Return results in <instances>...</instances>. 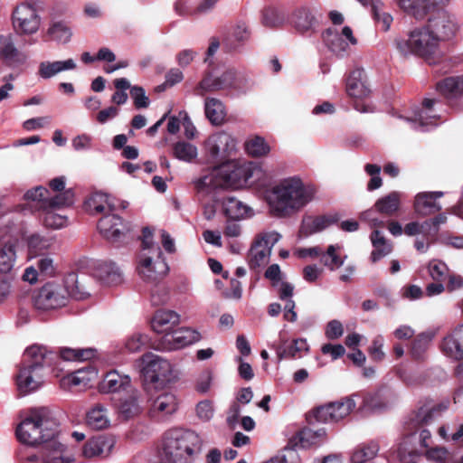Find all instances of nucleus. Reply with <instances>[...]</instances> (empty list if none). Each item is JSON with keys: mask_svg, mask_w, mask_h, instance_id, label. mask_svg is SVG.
<instances>
[{"mask_svg": "<svg viewBox=\"0 0 463 463\" xmlns=\"http://www.w3.org/2000/svg\"><path fill=\"white\" fill-rule=\"evenodd\" d=\"M16 437L24 444H41L40 455L21 458L24 463L39 458L42 463H58V422L55 411L47 407L33 408L16 428Z\"/></svg>", "mask_w": 463, "mask_h": 463, "instance_id": "nucleus-1", "label": "nucleus"}, {"mask_svg": "<svg viewBox=\"0 0 463 463\" xmlns=\"http://www.w3.org/2000/svg\"><path fill=\"white\" fill-rule=\"evenodd\" d=\"M449 402L437 404L426 402L411 411L404 420L402 441L398 448V457L402 463H420L423 459L419 448L427 449L432 443L429 426L449 409Z\"/></svg>", "mask_w": 463, "mask_h": 463, "instance_id": "nucleus-2", "label": "nucleus"}, {"mask_svg": "<svg viewBox=\"0 0 463 463\" xmlns=\"http://www.w3.org/2000/svg\"><path fill=\"white\" fill-rule=\"evenodd\" d=\"M58 354L46 346L33 345L26 348L14 376L19 396L37 392L46 378L55 372Z\"/></svg>", "mask_w": 463, "mask_h": 463, "instance_id": "nucleus-3", "label": "nucleus"}, {"mask_svg": "<svg viewBox=\"0 0 463 463\" xmlns=\"http://www.w3.org/2000/svg\"><path fill=\"white\" fill-rule=\"evenodd\" d=\"M315 193L314 187L304 185L298 177L284 179L273 189L275 200L270 203L271 212L279 218L288 217L307 205Z\"/></svg>", "mask_w": 463, "mask_h": 463, "instance_id": "nucleus-4", "label": "nucleus"}, {"mask_svg": "<svg viewBox=\"0 0 463 463\" xmlns=\"http://www.w3.org/2000/svg\"><path fill=\"white\" fill-rule=\"evenodd\" d=\"M201 439L194 431L171 429L164 435L160 463H189L188 458L201 450Z\"/></svg>", "mask_w": 463, "mask_h": 463, "instance_id": "nucleus-5", "label": "nucleus"}, {"mask_svg": "<svg viewBox=\"0 0 463 463\" xmlns=\"http://www.w3.org/2000/svg\"><path fill=\"white\" fill-rule=\"evenodd\" d=\"M251 168L246 164L227 160L215 167L210 175L201 177L197 188L215 190L218 188H240L251 178Z\"/></svg>", "mask_w": 463, "mask_h": 463, "instance_id": "nucleus-6", "label": "nucleus"}, {"mask_svg": "<svg viewBox=\"0 0 463 463\" xmlns=\"http://www.w3.org/2000/svg\"><path fill=\"white\" fill-rule=\"evenodd\" d=\"M395 46L402 55L416 54L430 65L444 63L445 61L439 52V43L427 29L418 28L411 31L408 39H396Z\"/></svg>", "mask_w": 463, "mask_h": 463, "instance_id": "nucleus-7", "label": "nucleus"}, {"mask_svg": "<svg viewBox=\"0 0 463 463\" xmlns=\"http://www.w3.org/2000/svg\"><path fill=\"white\" fill-rule=\"evenodd\" d=\"M345 90L354 99L353 106L358 112H377L375 106L366 99L371 90L367 86L366 74L363 69H355L350 72L346 78Z\"/></svg>", "mask_w": 463, "mask_h": 463, "instance_id": "nucleus-8", "label": "nucleus"}, {"mask_svg": "<svg viewBox=\"0 0 463 463\" xmlns=\"http://www.w3.org/2000/svg\"><path fill=\"white\" fill-rule=\"evenodd\" d=\"M142 369L145 381L163 388L175 378L171 364L158 355L147 353L142 356Z\"/></svg>", "mask_w": 463, "mask_h": 463, "instance_id": "nucleus-9", "label": "nucleus"}, {"mask_svg": "<svg viewBox=\"0 0 463 463\" xmlns=\"http://www.w3.org/2000/svg\"><path fill=\"white\" fill-rule=\"evenodd\" d=\"M426 27L439 43L452 39L458 32L460 24L455 14L440 10L429 18Z\"/></svg>", "mask_w": 463, "mask_h": 463, "instance_id": "nucleus-10", "label": "nucleus"}, {"mask_svg": "<svg viewBox=\"0 0 463 463\" xmlns=\"http://www.w3.org/2000/svg\"><path fill=\"white\" fill-rule=\"evenodd\" d=\"M98 230L102 237L112 244L119 246L125 241L130 231L128 222L115 213H105L98 222Z\"/></svg>", "mask_w": 463, "mask_h": 463, "instance_id": "nucleus-11", "label": "nucleus"}, {"mask_svg": "<svg viewBox=\"0 0 463 463\" xmlns=\"http://www.w3.org/2000/svg\"><path fill=\"white\" fill-rule=\"evenodd\" d=\"M357 396L353 394L351 396L344 397L336 402H332L327 404L317 407L314 411V417L318 422H337L346 416H348L355 408L356 403L354 397Z\"/></svg>", "mask_w": 463, "mask_h": 463, "instance_id": "nucleus-12", "label": "nucleus"}, {"mask_svg": "<svg viewBox=\"0 0 463 463\" xmlns=\"http://www.w3.org/2000/svg\"><path fill=\"white\" fill-rule=\"evenodd\" d=\"M200 338V333L197 331L189 327H181L161 336L157 339V344L153 346L158 350L173 351L192 345L199 341Z\"/></svg>", "mask_w": 463, "mask_h": 463, "instance_id": "nucleus-13", "label": "nucleus"}, {"mask_svg": "<svg viewBox=\"0 0 463 463\" xmlns=\"http://www.w3.org/2000/svg\"><path fill=\"white\" fill-rule=\"evenodd\" d=\"M206 153L214 161H227L235 150V140L226 132L211 135L204 144Z\"/></svg>", "mask_w": 463, "mask_h": 463, "instance_id": "nucleus-14", "label": "nucleus"}, {"mask_svg": "<svg viewBox=\"0 0 463 463\" xmlns=\"http://www.w3.org/2000/svg\"><path fill=\"white\" fill-rule=\"evenodd\" d=\"M13 25L19 33L33 34L40 26L37 10L30 5H19L13 12Z\"/></svg>", "mask_w": 463, "mask_h": 463, "instance_id": "nucleus-15", "label": "nucleus"}, {"mask_svg": "<svg viewBox=\"0 0 463 463\" xmlns=\"http://www.w3.org/2000/svg\"><path fill=\"white\" fill-rule=\"evenodd\" d=\"M291 26L302 35H311L318 27V20L307 6L297 7L289 17Z\"/></svg>", "mask_w": 463, "mask_h": 463, "instance_id": "nucleus-16", "label": "nucleus"}, {"mask_svg": "<svg viewBox=\"0 0 463 463\" xmlns=\"http://www.w3.org/2000/svg\"><path fill=\"white\" fill-rule=\"evenodd\" d=\"M157 250L158 259H160L162 252L159 248H157ZM137 271L145 282L157 284L168 272V266L164 260H157L153 262L150 257H146L141 260Z\"/></svg>", "mask_w": 463, "mask_h": 463, "instance_id": "nucleus-17", "label": "nucleus"}, {"mask_svg": "<svg viewBox=\"0 0 463 463\" xmlns=\"http://www.w3.org/2000/svg\"><path fill=\"white\" fill-rule=\"evenodd\" d=\"M89 296H90V292L79 282L76 272L65 273L62 279V292L60 291V308L67 305L65 300H68L70 298L80 300Z\"/></svg>", "mask_w": 463, "mask_h": 463, "instance_id": "nucleus-18", "label": "nucleus"}, {"mask_svg": "<svg viewBox=\"0 0 463 463\" xmlns=\"http://www.w3.org/2000/svg\"><path fill=\"white\" fill-rule=\"evenodd\" d=\"M50 187L55 193L51 195L50 191L43 186H37L33 189L28 190L24 194V199L27 201L35 202L37 207L42 211L45 208H52L54 203H58V177L50 181Z\"/></svg>", "mask_w": 463, "mask_h": 463, "instance_id": "nucleus-19", "label": "nucleus"}, {"mask_svg": "<svg viewBox=\"0 0 463 463\" xmlns=\"http://www.w3.org/2000/svg\"><path fill=\"white\" fill-rule=\"evenodd\" d=\"M236 71L229 69L218 76L207 72L200 81V88L205 91H218L234 87Z\"/></svg>", "mask_w": 463, "mask_h": 463, "instance_id": "nucleus-20", "label": "nucleus"}, {"mask_svg": "<svg viewBox=\"0 0 463 463\" xmlns=\"http://www.w3.org/2000/svg\"><path fill=\"white\" fill-rule=\"evenodd\" d=\"M0 58L10 67H18L24 64L27 56L20 52L14 45L10 33L0 34Z\"/></svg>", "mask_w": 463, "mask_h": 463, "instance_id": "nucleus-21", "label": "nucleus"}, {"mask_svg": "<svg viewBox=\"0 0 463 463\" xmlns=\"http://www.w3.org/2000/svg\"><path fill=\"white\" fill-rule=\"evenodd\" d=\"M36 309L49 311L58 307V284L55 281L44 284L33 298Z\"/></svg>", "mask_w": 463, "mask_h": 463, "instance_id": "nucleus-22", "label": "nucleus"}, {"mask_svg": "<svg viewBox=\"0 0 463 463\" xmlns=\"http://www.w3.org/2000/svg\"><path fill=\"white\" fill-rule=\"evenodd\" d=\"M326 433L324 428L317 430L311 428H304L289 439V444L297 448L308 449L320 445L326 439Z\"/></svg>", "mask_w": 463, "mask_h": 463, "instance_id": "nucleus-23", "label": "nucleus"}, {"mask_svg": "<svg viewBox=\"0 0 463 463\" xmlns=\"http://www.w3.org/2000/svg\"><path fill=\"white\" fill-rule=\"evenodd\" d=\"M114 201L107 194L94 192L90 194L84 201L83 209L91 215L104 213L106 209L109 212L116 211Z\"/></svg>", "mask_w": 463, "mask_h": 463, "instance_id": "nucleus-24", "label": "nucleus"}, {"mask_svg": "<svg viewBox=\"0 0 463 463\" xmlns=\"http://www.w3.org/2000/svg\"><path fill=\"white\" fill-rule=\"evenodd\" d=\"M442 352L456 360L463 359V324L455 327L441 343Z\"/></svg>", "mask_w": 463, "mask_h": 463, "instance_id": "nucleus-25", "label": "nucleus"}, {"mask_svg": "<svg viewBox=\"0 0 463 463\" xmlns=\"http://www.w3.org/2000/svg\"><path fill=\"white\" fill-rule=\"evenodd\" d=\"M114 446L112 438L99 435L88 440L82 449V454L85 458L107 457Z\"/></svg>", "mask_w": 463, "mask_h": 463, "instance_id": "nucleus-26", "label": "nucleus"}, {"mask_svg": "<svg viewBox=\"0 0 463 463\" xmlns=\"http://www.w3.org/2000/svg\"><path fill=\"white\" fill-rule=\"evenodd\" d=\"M179 315L172 310H157L152 320L151 327L157 334L170 333L179 324Z\"/></svg>", "mask_w": 463, "mask_h": 463, "instance_id": "nucleus-27", "label": "nucleus"}, {"mask_svg": "<svg viewBox=\"0 0 463 463\" xmlns=\"http://www.w3.org/2000/svg\"><path fill=\"white\" fill-rule=\"evenodd\" d=\"M442 195V192H424L418 194L414 201L415 212L420 215L427 216L440 211L441 206L436 203V199Z\"/></svg>", "mask_w": 463, "mask_h": 463, "instance_id": "nucleus-28", "label": "nucleus"}, {"mask_svg": "<svg viewBox=\"0 0 463 463\" xmlns=\"http://www.w3.org/2000/svg\"><path fill=\"white\" fill-rule=\"evenodd\" d=\"M339 221L337 213L318 215L315 218L308 217L303 221L300 232L304 236L321 232L328 226L336 223Z\"/></svg>", "mask_w": 463, "mask_h": 463, "instance_id": "nucleus-29", "label": "nucleus"}, {"mask_svg": "<svg viewBox=\"0 0 463 463\" xmlns=\"http://www.w3.org/2000/svg\"><path fill=\"white\" fill-rule=\"evenodd\" d=\"M94 272L99 280L105 285L116 286L122 282L121 271L113 262L99 263Z\"/></svg>", "mask_w": 463, "mask_h": 463, "instance_id": "nucleus-30", "label": "nucleus"}, {"mask_svg": "<svg viewBox=\"0 0 463 463\" xmlns=\"http://www.w3.org/2000/svg\"><path fill=\"white\" fill-rule=\"evenodd\" d=\"M308 351V345L306 339L298 338L288 344L283 342L276 346V354L279 360L299 358L303 352Z\"/></svg>", "mask_w": 463, "mask_h": 463, "instance_id": "nucleus-31", "label": "nucleus"}, {"mask_svg": "<svg viewBox=\"0 0 463 463\" xmlns=\"http://www.w3.org/2000/svg\"><path fill=\"white\" fill-rule=\"evenodd\" d=\"M130 383V379L127 375H121L117 371H111L106 373L99 384L100 392H116L125 389Z\"/></svg>", "mask_w": 463, "mask_h": 463, "instance_id": "nucleus-32", "label": "nucleus"}, {"mask_svg": "<svg viewBox=\"0 0 463 463\" xmlns=\"http://www.w3.org/2000/svg\"><path fill=\"white\" fill-rule=\"evenodd\" d=\"M86 424L95 430L107 429L109 426L107 408L101 403L95 404L86 414Z\"/></svg>", "mask_w": 463, "mask_h": 463, "instance_id": "nucleus-33", "label": "nucleus"}, {"mask_svg": "<svg viewBox=\"0 0 463 463\" xmlns=\"http://www.w3.org/2000/svg\"><path fill=\"white\" fill-rule=\"evenodd\" d=\"M438 91L447 99L463 94V76L447 77L437 83Z\"/></svg>", "mask_w": 463, "mask_h": 463, "instance_id": "nucleus-34", "label": "nucleus"}, {"mask_svg": "<svg viewBox=\"0 0 463 463\" xmlns=\"http://www.w3.org/2000/svg\"><path fill=\"white\" fill-rule=\"evenodd\" d=\"M401 194L399 192H392L378 199L374 204L376 211L386 216L393 215L400 207Z\"/></svg>", "mask_w": 463, "mask_h": 463, "instance_id": "nucleus-35", "label": "nucleus"}, {"mask_svg": "<svg viewBox=\"0 0 463 463\" xmlns=\"http://www.w3.org/2000/svg\"><path fill=\"white\" fill-rule=\"evenodd\" d=\"M270 255L267 246H262L261 241H255L248 253L249 266L251 269L260 268L268 263Z\"/></svg>", "mask_w": 463, "mask_h": 463, "instance_id": "nucleus-36", "label": "nucleus"}, {"mask_svg": "<svg viewBox=\"0 0 463 463\" xmlns=\"http://www.w3.org/2000/svg\"><path fill=\"white\" fill-rule=\"evenodd\" d=\"M16 254L14 247L6 244L0 248V275L14 277V263Z\"/></svg>", "mask_w": 463, "mask_h": 463, "instance_id": "nucleus-37", "label": "nucleus"}, {"mask_svg": "<svg viewBox=\"0 0 463 463\" xmlns=\"http://www.w3.org/2000/svg\"><path fill=\"white\" fill-rule=\"evenodd\" d=\"M370 238L374 248L370 259L373 263H375L392 251V246L386 242L385 238L378 230H373Z\"/></svg>", "mask_w": 463, "mask_h": 463, "instance_id": "nucleus-38", "label": "nucleus"}, {"mask_svg": "<svg viewBox=\"0 0 463 463\" xmlns=\"http://www.w3.org/2000/svg\"><path fill=\"white\" fill-rule=\"evenodd\" d=\"M176 397L170 392H164L153 402L151 411L165 415L172 414L177 410Z\"/></svg>", "mask_w": 463, "mask_h": 463, "instance_id": "nucleus-39", "label": "nucleus"}, {"mask_svg": "<svg viewBox=\"0 0 463 463\" xmlns=\"http://www.w3.org/2000/svg\"><path fill=\"white\" fill-rule=\"evenodd\" d=\"M96 374V371L92 367H88L87 370H77L73 374L69 375L67 378L63 377L60 380V387L66 384L71 387L82 385L86 387L91 381L92 376Z\"/></svg>", "mask_w": 463, "mask_h": 463, "instance_id": "nucleus-40", "label": "nucleus"}, {"mask_svg": "<svg viewBox=\"0 0 463 463\" xmlns=\"http://www.w3.org/2000/svg\"><path fill=\"white\" fill-rule=\"evenodd\" d=\"M96 355V350L93 348L73 349L69 347H60V359L64 361H89Z\"/></svg>", "mask_w": 463, "mask_h": 463, "instance_id": "nucleus-41", "label": "nucleus"}, {"mask_svg": "<svg viewBox=\"0 0 463 463\" xmlns=\"http://www.w3.org/2000/svg\"><path fill=\"white\" fill-rule=\"evenodd\" d=\"M379 451V445L375 441L363 443L358 446L352 455L353 463H365L373 459Z\"/></svg>", "mask_w": 463, "mask_h": 463, "instance_id": "nucleus-42", "label": "nucleus"}, {"mask_svg": "<svg viewBox=\"0 0 463 463\" xmlns=\"http://www.w3.org/2000/svg\"><path fill=\"white\" fill-rule=\"evenodd\" d=\"M432 340V335L428 333L419 334L411 343L410 350L411 357L416 361L424 360L425 354Z\"/></svg>", "mask_w": 463, "mask_h": 463, "instance_id": "nucleus-43", "label": "nucleus"}, {"mask_svg": "<svg viewBox=\"0 0 463 463\" xmlns=\"http://www.w3.org/2000/svg\"><path fill=\"white\" fill-rule=\"evenodd\" d=\"M324 41L332 52L335 55L343 57L348 48V43L336 33H333L331 29H327L324 33Z\"/></svg>", "mask_w": 463, "mask_h": 463, "instance_id": "nucleus-44", "label": "nucleus"}, {"mask_svg": "<svg viewBox=\"0 0 463 463\" xmlns=\"http://www.w3.org/2000/svg\"><path fill=\"white\" fill-rule=\"evenodd\" d=\"M222 207L225 216L232 220L241 219L247 213V207L233 197H226L223 200Z\"/></svg>", "mask_w": 463, "mask_h": 463, "instance_id": "nucleus-45", "label": "nucleus"}, {"mask_svg": "<svg viewBox=\"0 0 463 463\" xmlns=\"http://www.w3.org/2000/svg\"><path fill=\"white\" fill-rule=\"evenodd\" d=\"M118 412L125 420L137 415L140 412V406L137 397L131 394L125 399H120Z\"/></svg>", "mask_w": 463, "mask_h": 463, "instance_id": "nucleus-46", "label": "nucleus"}, {"mask_svg": "<svg viewBox=\"0 0 463 463\" xmlns=\"http://www.w3.org/2000/svg\"><path fill=\"white\" fill-rule=\"evenodd\" d=\"M296 449L297 447L291 446L288 441L278 455L263 463H300V458Z\"/></svg>", "mask_w": 463, "mask_h": 463, "instance_id": "nucleus-47", "label": "nucleus"}, {"mask_svg": "<svg viewBox=\"0 0 463 463\" xmlns=\"http://www.w3.org/2000/svg\"><path fill=\"white\" fill-rule=\"evenodd\" d=\"M427 458L437 463H463V456L458 459L453 458L452 455L444 447H435L426 452Z\"/></svg>", "mask_w": 463, "mask_h": 463, "instance_id": "nucleus-48", "label": "nucleus"}, {"mask_svg": "<svg viewBox=\"0 0 463 463\" xmlns=\"http://www.w3.org/2000/svg\"><path fill=\"white\" fill-rule=\"evenodd\" d=\"M245 149L250 156L260 157L269 154L270 147L263 137H256L245 143Z\"/></svg>", "mask_w": 463, "mask_h": 463, "instance_id": "nucleus-49", "label": "nucleus"}, {"mask_svg": "<svg viewBox=\"0 0 463 463\" xmlns=\"http://www.w3.org/2000/svg\"><path fill=\"white\" fill-rule=\"evenodd\" d=\"M173 154L179 160L191 161L197 156V149L190 143L180 141L175 144Z\"/></svg>", "mask_w": 463, "mask_h": 463, "instance_id": "nucleus-50", "label": "nucleus"}, {"mask_svg": "<svg viewBox=\"0 0 463 463\" xmlns=\"http://www.w3.org/2000/svg\"><path fill=\"white\" fill-rule=\"evenodd\" d=\"M157 340H156L153 344H151V346L153 345H156ZM150 345V338L146 334L141 333H136L133 335H131L126 342V348L129 352H138L142 349L144 346Z\"/></svg>", "mask_w": 463, "mask_h": 463, "instance_id": "nucleus-51", "label": "nucleus"}, {"mask_svg": "<svg viewBox=\"0 0 463 463\" xmlns=\"http://www.w3.org/2000/svg\"><path fill=\"white\" fill-rule=\"evenodd\" d=\"M321 261L330 270H335L344 264V260L336 254V249L334 245H329L326 254L321 257Z\"/></svg>", "mask_w": 463, "mask_h": 463, "instance_id": "nucleus-52", "label": "nucleus"}, {"mask_svg": "<svg viewBox=\"0 0 463 463\" xmlns=\"http://www.w3.org/2000/svg\"><path fill=\"white\" fill-rule=\"evenodd\" d=\"M130 97L137 109H146L149 106V98L146 95L145 90L140 86L130 88Z\"/></svg>", "mask_w": 463, "mask_h": 463, "instance_id": "nucleus-53", "label": "nucleus"}, {"mask_svg": "<svg viewBox=\"0 0 463 463\" xmlns=\"http://www.w3.org/2000/svg\"><path fill=\"white\" fill-rule=\"evenodd\" d=\"M75 202V193L72 188H65V177L60 176V210L71 207Z\"/></svg>", "mask_w": 463, "mask_h": 463, "instance_id": "nucleus-54", "label": "nucleus"}, {"mask_svg": "<svg viewBox=\"0 0 463 463\" xmlns=\"http://www.w3.org/2000/svg\"><path fill=\"white\" fill-rule=\"evenodd\" d=\"M204 116H226L224 104L218 99L207 98L204 104Z\"/></svg>", "mask_w": 463, "mask_h": 463, "instance_id": "nucleus-55", "label": "nucleus"}, {"mask_svg": "<svg viewBox=\"0 0 463 463\" xmlns=\"http://www.w3.org/2000/svg\"><path fill=\"white\" fill-rule=\"evenodd\" d=\"M372 14L381 29L383 32H387L392 23V16L388 13L383 12L375 3L372 4Z\"/></svg>", "mask_w": 463, "mask_h": 463, "instance_id": "nucleus-56", "label": "nucleus"}, {"mask_svg": "<svg viewBox=\"0 0 463 463\" xmlns=\"http://www.w3.org/2000/svg\"><path fill=\"white\" fill-rule=\"evenodd\" d=\"M283 16L275 8H267L262 14V23L265 26L277 28L283 24Z\"/></svg>", "mask_w": 463, "mask_h": 463, "instance_id": "nucleus-57", "label": "nucleus"}, {"mask_svg": "<svg viewBox=\"0 0 463 463\" xmlns=\"http://www.w3.org/2000/svg\"><path fill=\"white\" fill-rule=\"evenodd\" d=\"M429 272L433 280L443 282L448 276L449 269L442 261L431 260L429 263Z\"/></svg>", "mask_w": 463, "mask_h": 463, "instance_id": "nucleus-58", "label": "nucleus"}, {"mask_svg": "<svg viewBox=\"0 0 463 463\" xmlns=\"http://www.w3.org/2000/svg\"><path fill=\"white\" fill-rule=\"evenodd\" d=\"M409 123L410 127L415 130L425 132L437 126L433 122L434 118H404Z\"/></svg>", "mask_w": 463, "mask_h": 463, "instance_id": "nucleus-59", "label": "nucleus"}, {"mask_svg": "<svg viewBox=\"0 0 463 463\" xmlns=\"http://www.w3.org/2000/svg\"><path fill=\"white\" fill-rule=\"evenodd\" d=\"M423 2L424 6L420 7V11H417V14L424 18L428 14L435 10H444L443 7L449 5L450 0H423Z\"/></svg>", "mask_w": 463, "mask_h": 463, "instance_id": "nucleus-60", "label": "nucleus"}, {"mask_svg": "<svg viewBox=\"0 0 463 463\" xmlns=\"http://www.w3.org/2000/svg\"><path fill=\"white\" fill-rule=\"evenodd\" d=\"M183 79H184L183 72L179 69H176V68L171 69L165 74V81L163 84L158 85L156 88V91H163L166 88L172 87L175 84L182 81Z\"/></svg>", "mask_w": 463, "mask_h": 463, "instance_id": "nucleus-61", "label": "nucleus"}, {"mask_svg": "<svg viewBox=\"0 0 463 463\" xmlns=\"http://www.w3.org/2000/svg\"><path fill=\"white\" fill-rule=\"evenodd\" d=\"M58 203H54V206L52 208H45L42 210V218L43 224L46 227L56 229L58 228Z\"/></svg>", "mask_w": 463, "mask_h": 463, "instance_id": "nucleus-62", "label": "nucleus"}, {"mask_svg": "<svg viewBox=\"0 0 463 463\" xmlns=\"http://www.w3.org/2000/svg\"><path fill=\"white\" fill-rule=\"evenodd\" d=\"M399 5L416 19H423V17L417 14V11H420V7L424 6L423 0H399Z\"/></svg>", "mask_w": 463, "mask_h": 463, "instance_id": "nucleus-63", "label": "nucleus"}, {"mask_svg": "<svg viewBox=\"0 0 463 463\" xmlns=\"http://www.w3.org/2000/svg\"><path fill=\"white\" fill-rule=\"evenodd\" d=\"M38 269L41 276L50 278L55 275L53 260L49 257H43L38 260Z\"/></svg>", "mask_w": 463, "mask_h": 463, "instance_id": "nucleus-64", "label": "nucleus"}]
</instances>
